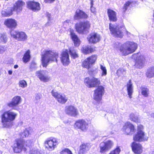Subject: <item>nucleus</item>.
Returning a JSON list of instances; mask_svg holds the SVG:
<instances>
[{
  "label": "nucleus",
  "instance_id": "1",
  "mask_svg": "<svg viewBox=\"0 0 154 154\" xmlns=\"http://www.w3.org/2000/svg\"><path fill=\"white\" fill-rule=\"evenodd\" d=\"M17 116V114L9 110L3 113L1 115L2 124L4 127L9 128L13 125V122Z\"/></svg>",
  "mask_w": 154,
  "mask_h": 154
},
{
  "label": "nucleus",
  "instance_id": "2",
  "mask_svg": "<svg viewBox=\"0 0 154 154\" xmlns=\"http://www.w3.org/2000/svg\"><path fill=\"white\" fill-rule=\"evenodd\" d=\"M58 57V54L51 50H46L41 55V61L42 66L46 67L49 63L56 61Z\"/></svg>",
  "mask_w": 154,
  "mask_h": 154
},
{
  "label": "nucleus",
  "instance_id": "3",
  "mask_svg": "<svg viewBox=\"0 0 154 154\" xmlns=\"http://www.w3.org/2000/svg\"><path fill=\"white\" fill-rule=\"evenodd\" d=\"M137 47V43L128 41L122 45L119 48V50L122 54L125 56L134 52Z\"/></svg>",
  "mask_w": 154,
  "mask_h": 154
},
{
  "label": "nucleus",
  "instance_id": "4",
  "mask_svg": "<svg viewBox=\"0 0 154 154\" xmlns=\"http://www.w3.org/2000/svg\"><path fill=\"white\" fill-rule=\"evenodd\" d=\"M109 29L112 34L116 37L122 38L123 36V30L125 29V27L123 25H119L116 26L109 24Z\"/></svg>",
  "mask_w": 154,
  "mask_h": 154
},
{
  "label": "nucleus",
  "instance_id": "5",
  "mask_svg": "<svg viewBox=\"0 0 154 154\" xmlns=\"http://www.w3.org/2000/svg\"><path fill=\"white\" fill-rule=\"evenodd\" d=\"M90 22L87 21L77 23L75 25L76 31L81 34L86 33L90 29Z\"/></svg>",
  "mask_w": 154,
  "mask_h": 154
},
{
  "label": "nucleus",
  "instance_id": "6",
  "mask_svg": "<svg viewBox=\"0 0 154 154\" xmlns=\"http://www.w3.org/2000/svg\"><path fill=\"white\" fill-rule=\"evenodd\" d=\"M132 58L135 60V66L138 68H142L144 65L145 59L144 56L140 53L134 54L132 56Z\"/></svg>",
  "mask_w": 154,
  "mask_h": 154
},
{
  "label": "nucleus",
  "instance_id": "7",
  "mask_svg": "<svg viewBox=\"0 0 154 154\" xmlns=\"http://www.w3.org/2000/svg\"><path fill=\"white\" fill-rule=\"evenodd\" d=\"M51 93L52 96L60 103L64 104L68 100V98L66 96L63 94L58 92L55 90H52L51 92Z\"/></svg>",
  "mask_w": 154,
  "mask_h": 154
},
{
  "label": "nucleus",
  "instance_id": "8",
  "mask_svg": "<svg viewBox=\"0 0 154 154\" xmlns=\"http://www.w3.org/2000/svg\"><path fill=\"white\" fill-rule=\"evenodd\" d=\"M85 85L88 88L95 87L100 84V80L98 78L93 77L92 78L87 77L84 80Z\"/></svg>",
  "mask_w": 154,
  "mask_h": 154
},
{
  "label": "nucleus",
  "instance_id": "9",
  "mask_svg": "<svg viewBox=\"0 0 154 154\" xmlns=\"http://www.w3.org/2000/svg\"><path fill=\"white\" fill-rule=\"evenodd\" d=\"M97 56L93 55L85 59L83 62L82 66L83 67L88 69H89L91 66L94 64L97 60Z\"/></svg>",
  "mask_w": 154,
  "mask_h": 154
},
{
  "label": "nucleus",
  "instance_id": "10",
  "mask_svg": "<svg viewBox=\"0 0 154 154\" xmlns=\"http://www.w3.org/2000/svg\"><path fill=\"white\" fill-rule=\"evenodd\" d=\"M122 130L125 134L131 135L134 132L135 128L130 122H126L125 123Z\"/></svg>",
  "mask_w": 154,
  "mask_h": 154
},
{
  "label": "nucleus",
  "instance_id": "11",
  "mask_svg": "<svg viewBox=\"0 0 154 154\" xmlns=\"http://www.w3.org/2000/svg\"><path fill=\"white\" fill-rule=\"evenodd\" d=\"M74 127L76 128L80 129L82 131L85 132L88 128V123L84 119L79 120L75 122Z\"/></svg>",
  "mask_w": 154,
  "mask_h": 154
},
{
  "label": "nucleus",
  "instance_id": "12",
  "mask_svg": "<svg viewBox=\"0 0 154 154\" xmlns=\"http://www.w3.org/2000/svg\"><path fill=\"white\" fill-rule=\"evenodd\" d=\"M104 92V87L101 85L99 86L94 91V98L97 102H100Z\"/></svg>",
  "mask_w": 154,
  "mask_h": 154
},
{
  "label": "nucleus",
  "instance_id": "13",
  "mask_svg": "<svg viewBox=\"0 0 154 154\" xmlns=\"http://www.w3.org/2000/svg\"><path fill=\"white\" fill-rule=\"evenodd\" d=\"M59 142L57 139L53 138L45 141V144L46 147L49 151H52L57 147Z\"/></svg>",
  "mask_w": 154,
  "mask_h": 154
},
{
  "label": "nucleus",
  "instance_id": "14",
  "mask_svg": "<svg viewBox=\"0 0 154 154\" xmlns=\"http://www.w3.org/2000/svg\"><path fill=\"white\" fill-rule=\"evenodd\" d=\"M113 142L108 140L105 142H101L100 145V152L101 153H104L109 150L113 146Z\"/></svg>",
  "mask_w": 154,
  "mask_h": 154
},
{
  "label": "nucleus",
  "instance_id": "15",
  "mask_svg": "<svg viewBox=\"0 0 154 154\" xmlns=\"http://www.w3.org/2000/svg\"><path fill=\"white\" fill-rule=\"evenodd\" d=\"M36 75L41 81L43 82H48L50 79V77L48 75V72L45 70L37 71Z\"/></svg>",
  "mask_w": 154,
  "mask_h": 154
},
{
  "label": "nucleus",
  "instance_id": "16",
  "mask_svg": "<svg viewBox=\"0 0 154 154\" xmlns=\"http://www.w3.org/2000/svg\"><path fill=\"white\" fill-rule=\"evenodd\" d=\"M19 8V1H18L14 5L13 8H8L6 10L2 11V15L4 17H9L13 14V11L14 10L18 11Z\"/></svg>",
  "mask_w": 154,
  "mask_h": 154
},
{
  "label": "nucleus",
  "instance_id": "17",
  "mask_svg": "<svg viewBox=\"0 0 154 154\" xmlns=\"http://www.w3.org/2000/svg\"><path fill=\"white\" fill-rule=\"evenodd\" d=\"M148 138L145 132H137L134 135L133 140L138 142H141L147 141Z\"/></svg>",
  "mask_w": 154,
  "mask_h": 154
},
{
  "label": "nucleus",
  "instance_id": "18",
  "mask_svg": "<svg viewBox=\"0 0 154 154\" xmlns=\"http://www.w3.org/2000/svg\"><path fill=\"white\" fill-rule=\"evenodd\" d=\"M27 8L35 12H37L41 9L40 5L38 2L29 1L27 2Z\"/></svg>",
  "mask_w": 154,
  "mask_h": 154
},
{
  "label": "nucleus",
  "instance_id": "19",
  "mask_svg": "<svg viewBox=\"0 0 154 154\" xmlns=\"http://www.w3.org/2000/svg\"><path fill=\"white\" fill-rule=\"evenodd\" d=\"M131 148L133 152L135 154H141L143 151V148L142 145L135 142L132 143Z\"/></svg>",
  "mask_w": 154,
  "mask_h": 154
},
{
  "label": "nucleus",
  "instance_id": "20",
  "mask_svg": "<svg viewBox=\"0 0 154 154\" xmlns=\"http://www.w3.org/2000/svg\"><path fill=\"white\" fill-rule=\"evenodd\" d=\"M65 111L67 114L73 117L79 115L77 109L72 105L66 106Z\"/></svg>",
  "mask_w": 154,
  "mask_h": 154
},
{
  "label": "nucleus",
  "instance_id": "21",
  "mask_svg": "<svg viewBox=\"0 0 154 154\" xmlns=\"http://www.w3.org/2000/svg\"><path fill=\"white\" fill-rule=\"evenodd\" d=\"M60 58L61 62L64 65H68L70 63V60L69 58L68 51L66 50L63 51L61 55Z\"/></svg>",
  "mask_w": 154,
  "mask_h": 154
},
{
  "label": "nucleus",
  "instance_id": "22",
  "mask_svg": "<svg viewBox=\"0 0 154 154\" xmlns=\"http://www.w3.org/2000/svg\"><path fill=\"white\" fill-rule=\"evenodd\" d=\"M87 39L90 43H95L98 42L100 39L99 34L95 32L90 34L87 37Z\"/></svg>",
  "mask_w": 154,
  "mask_h": 154
},
{
  "label": "nucleus",
  "instance_id": "23",
  "mask_svg": "<svg viewBox=\"0 0 154 154\" xmlns=\"http://www.w3.org/2000/svg\"><path fill=\"white\" fill-rule=\"evenodd\" d=\"M34 143V140L33 139L28 140L26 141L23 140L20 141V150H23L24 151H26V148L25 147H29Z\"/></svg>",
  "mask_w": 154,
  "mask_h": 154
},
{
  "label": "nucleus",
  "instance_id": "24",
  "mask_svg": "<svg viewBox=\"0 0 154 154\" xmlns=\"http://www.w3.org/2000/svg\"><path fill=\"white\" fill-rule=\"evenodd\" d=\"M5 25L10 29L15 28L17 26V21L12 18H8L5 20L4 22Z\"/></svg>",
  "mask_w": 154,
  "mask_h": 154
},
{
  "label": "nucleus",
  "instance_id": "25",
  "mask_svg": "<svg viewBox=\"0 0 154 154\" xmlns=\"http://www.w3.org/2000/svg\"><path fill=\"white\" fill-rule=\"evenodd\" d=\"M69 32L71 38L74 42V45L75 46H79L80 43L79 39L74 33L73 29H70Z\"/></svg>",
  "mask_w": 154,
  "mask_h": 154
},
{
  "label": "nucleus",
  "instance_id": "26",
  "mask_svg": "<svg viewBox=\"0 0 154 154\" xmlns=\"http://www.w3.org/2000/svg\"><path fill=\"white\" fill-rule=\"evenodd\" d=\"M88 17V15L79 9H78L76 10L74 16V18L75 19H85L87 18Z\"/></svg>",
  "mask_w": 154,
  "mask_h": 154
},
{
  "label": "nucleus",
  "instance_id": "27",
  "mask_svg": "<svg viewBox=\"0 0 154 154\" xmlns=\"http://www.w3.org/2000/svg\"><path fill=\"white\" fill-rule=\"evenodd\" d=\"M19 102V97L17 96L14 97L12 99L11 101L8 103V105L10 107L14 109H16V107Z\"/></svg>",
  "mask_w": 154,
  "mask_h": 154
},
{
  "label": "nucleus",
  "instance_id": "28",
  "mask_svg": "<svg viewBox=\"0 0 154 154\" xmlns=\"http://www.w3.org/2000/svg\"><path fill=\"white\" fill-rule=\"evenodd\" d=\"M107 14L109 20L111 21H116L117 19L116 12L111 9H108L107 11Z\"/></svg>",
  "mask_w": 154,
  "mask_h": 154
},
{
  "label": "nucleus",
  "instance_id": "29",
  "mask_svg": "<svg viewBox=\"0 0 154 154\" xmlns=\"http://www.w3.org/2000/svg\"><path fill=\"white\" fill-rule=\"evenodd\" d=\"M127 89L128 95L130 98H132V95L133 92V87L131 80H129L127 84Z\"/></svg>",
  "mask_w": 154,
  "mask_h": 154
},
{
  "label": "nucleus",
  "instance_id": "30",
  "mask_svg": "<svg viewBox=\"0 0 154 154\" xmlns=\"http://www.w3.org/2000/svg\"><path fill=\"white\" fill-rule=\"evenodd\" d=\"M82 52L85 54H89L94 52L95 51V48L91 46H86L81 49Z\"/></svg>",
  "mask_w": 154,
  "mask_h": 154
},
{
  "label": "nucleus",
  "instance_id": "31",
  "mask_svg": "<svg viewBox=\"0 0 154 154\" xmlns=\"http://www.w3.org/2000/svg\"><path fill=\"white\" fill-rule=\"evenodd\" d=\"M130 120L136 123H137L140 122V119L137 115L133 113H131L129 115Z\"/></svg>",
  "mask_w": 154,
  "mask_h": 154
},
{
  "label": "nucleus",
  "instance_id": "32",
  "mask_svg": "<svg viewBox=\"0 0 154 154\" xmlns=\"http://www.w3.org/2000/svg\"><path fill=\"white\" fill-rule=\"evenodd\" d=\"M69 52L72 58H75L78 57V55L75 49L74 48H71L69 49Z\"/></svg>",
  "mask_w": 154,
  "mask_h": 154
},
{
  "label": "nucleus",
  "instance_id": "33",
  "mask_svg": "<svg viewBox=\"0 0 154 154\" xmlns=\"http://www.w3.org/2000/svg\"><path fill=\"white\" fill-rule=\"evenodd\" d=\"M19 140L17 139L15 141L14 145L13 147L14 152L17 153H18L19 152Z\"/></svg>",
  "mask_w": 154,
  "mask_h": 154
},
{
  "label": "nucleus",
  "instance_id": "34",
  "mask_svg": "<svg viewBox=\"0 0 154 154\" xmlns=\"http://www.w3.org/2000/svg\"><path fill=\"white\" fill-rule=\"evenodd\" d=\"M30 58V51L28 50L24 55L23 57V62L26 63L29 61Z\"/></svg>",
  "mask_w": 154,
  "mask_h": 154
},
{
  "label": "nucleus",
  "instance_id": "35",
  "mask_svg": "<svg viewBox=\"0 0 154 154\" xmlns=\"http://www.w3.org/2000/svg\"><path fill=\"white\" fill-rule=\"evenodd\" d=\"M80 148L78 154H84L88 149V147L84 144L80 146Z\"/></svg>",
  "mask_w": 154,
  "mask_h": 154
},
{
  "label": "nucleus",
  "instance_id": "36",
  "mask_svg": "<svg viewBox=\"0 0 154 154\" xmlns=\"http://www.w3.org/2000/svg\"><path fill=\"white\" fill-rule=\"evenodd\" d=\"M32 131V130L30 128H26L22 133L21 136L23 137H28L29 135L31 134Z\"/></svg>",
  "mask_w": 154,
  "mask_h": 154
},
{
  "label": "nucleus",
  "instance_id": "37",
  "mask_svg": "<svg viewBox=\"0 0 154 154\" xmlns=\"http://www.w3.org/2000/svg\"><path fill=\"white\" fill-rule=\"evenodd\" d=\"M147 76L149 78L152 77L154 76V67L148 69L146 72Z\"/></svg>",
  "mask_w": 154,
  "mask_h": 154
},
{
  "label": "nucleus",
  "instance_id": "38",
  "mask_svg": "<svg viewBox=\"0 0 154 154\" xmlns=\"http://www.w3.org/2000/svg\"><path fill=\"white\" fill-rule=\"evenodd\" d=\"M141 92L142 95L144 97H148L149 94V89L145 87L141 88Z\"/></svg>",
  "mask_w": 154,
  "mask_h": 154
},
{
  "label": "nucleus",
  "instance_id": "39",
  "mask_svg": "<svg viewBox=\"0 0 154 154\" xmlns=\"http://www.w3.org/2000/svg\"><path fill=\"white\" fill-rule=\"evenodd\" d=\"M7 38L4 33H0V42L5 43L7 41Z\"/></svg>",
  "mask_w": 154,
  "mask_h": 154
},
{
  "label": "nucleus",
  "instance_id": "40",
  "mask_svg": "<svg viewBox=\"0 0 154 154\" xmlns=\"http://www.w3.org/2000/svg\"><path fill=\"white\" fill-rule=\"evenodd\" d=\"M11 35L12 36L16 39L19 40V32L18 31L17 32L14 30L11 31Z\"/></svg>",
  "mask_w": 154,
  "mask_h": 154
},
{
  "label": "nucleus",
  "instance_id": "41",
  "mask_svg": "<svg viewBox=\"0 0 154 154\" xmlns=\"http://www.w3.org/2000/svg\"><path fill=\"white\" fill-rule=\"evenodd\" d=\"M100 68L101 70V76L102 77L105 76L107 75V70L106 67L103 65L100 64Z\"/></svg>",
  "mask_w": 154,
  "mask_h": 154
},
{
  "label": "nucleus",
  "instance_id": "42",
  "mask_svg": "<svg viewBox=\"0 0 154 154\" xmlns=\"http://www.w3.org/2000/svg\"><path fill=\"white\" fill-rule=\"evenodd\" d=\"M27 38V36L23 32H20V41H24Z\"/></svg>",
  "mask_w": 154,
  "mask_h": 154
},
{
  "label": "nucleus",
  "instance_id": "43",
  "mask_svg": "<svg viewBox=\"0 0 154 154\" xmlns=\"http://www.w3.org/2000/svg\"><path fill=\"white\" fill-rule=\"evenodd\" d=\"M29 154H40L39 150L34 148L30 150Z\"/></svg>",
  "mask_w": 154,
  "mask_h": 154
},
{
  "label": "nucleus",
  "instance_id": "44",
  "mask_svg": "<svg viewBox=\"0 0 154 154\" xmlns=\"http://www.w3.org/2000/svg\"><path fill=\"white\" fill-rule=\"evenodd\" d=\"M137 132H145L143 126L141 124L138 125L137 127Z\"/></svg>",
  "mask_w": 154,
  "mask_h": 154
},
{
  "label": "nucleus",
  "instance_id": "45",
  "mask_svg": "<svg viewBox=\"0 0 154 154\" xmlns=\"http://www.w3.org/2000/svg\"><path fill=\"white\" fill-rule=\"evenodd\" d=\"M60 154H72V153L69 149H65L60 152Z\"/></svg>",
  "mask_w": 154,
  "mask_h": 154
},
{
  "label": "nucleus",
  "instance_id": "46",
  "mask_svg": "<svg viewBox=\"0 0 154 154\" xmlns=\"http://www.w3.org/2000/svg\"><path fill=\"white\" fill-rule=\"evenodd\" d=\"M125 70L123 69H119L117 70L116 74L119 76H120L125 73Z\"/></svg>",
  "mask_w": 154,
  "mask_h": 154
},
{
  "label": "nucleus",
  "instance_id": "47",
  "mask_svg": "<svg viewBox=\"0 0 154 154\" xmlns=\"http://www.w3.org/2000/svg\"><path fill=\"white\" fill-rule=\"evenodd\" d=\"M45 15L46 16L48 17V22L46 24L47 25H46V26H48L50 25L51 24V18L50 17L51 16V14L50 13H49L48 12H46V13H45Z\"/></svg>",
  "mask_w": 154,
  "mask_h": 154
},
{
  "label": "nucleus",
  "instance_id": "48",
  "mask_svg": "<svg viewBox=\"0 0 154 154\" xmlns=\"http://www.w3.org/2000/svg\"><path fill=\"white\" fill-rule=\"evenodd\" d=\"M71 24V22L70 20H67L65 21H64L63 23V27L66 28L69 26Z\"/></svg>",
  "mask_w": 154,
  "mask_h": 154
},
{
  "label": "nucleus",
  "instance_id": "49",
  "mask_svg": "<svg viewBox=\"0 0 154 154\" xmlns=\"http://www.w3.org/2000/svg\"><path fill=\"white\" fill-rule=\"evenodd\" d=\"M27 86L26 82L25 80H22L20 81V87L22 88H24L26 87Z\"/></svg>",
  "mask_w": 154,
  "mask_h": 154
},
{
  "label": "nucleus",
  "instance_id": "50",
  "mask_svg": "<svg viewBox=\"0 0 154 154\" xmlns=\"http://www.w3.org/2000/svg\"><path fill=\"white\" fill-rule=\"evenodd\" d=\"M131 2L128 1L124 5L123 8V11H125L127 10L128 7L131 4Z\"/></svg>",
  "mask_w": 154,
  "mask_h": 154
},
{
  "label": "nucleus",
  "instance_id": "51",
  "mask_svg": "<svg viewBox=\"0 0 154 154\" xmlns=\"http://www.w3.org/2000/svg\"><path fill=\"white\" fill-rule=\"evenodd\" d=\"M41 96L42 95L40 94H36L35 97V101L37 102V101L39 100L41 98Z\"/></svg>",
  "mask_w": 154,
  "mask_h": 154
},
{
  "label": "nucleus",
  "instance_id": "52",
  "mask_svg": "<svg viewBox=\"0 0 154 154\" xmlns=\"http://www.w3.org/2000/svg\"><path fill=\"white\" fill-rule=\"evenodd\" d=\"M36 64L34 62H32L30 66V68L31 69H35L36 67Z\"/></svg>",
  "mask_w": 154,
  "mask_h": 154
},
{
  "label": "nucleus",
  "instance_id": "53",
  "mask_svg": "<svg viewBox=\"0 0 154 154\" xmlns=\"http://www.w3.org/2000/svg\"><path fill=\"white\" fill-rule=\"evenodd\" d=\"M6 50L5 46L0 45V53H3Z\"/></svg>",
  "mask_w": 154,
  "mask_h": 154
},
{
  "label": "nucleus",
  "instance_id": "54",
  "mask_svg": "<svg viewBox=\"0 0 154 154\" xmlns=\"http://www.w3.org/2000/svg\"><path fill=\"white\" fill-rule=\"evenodd\" d=\"M90 10L91 12L95 13L96 12V9L93 6H90Z\"/></svg>",
  "mask_w": 154,
  "mask_h": 154
},
{
  "label": "nucleus",
  "instance_id": "55",
  "mask_svg": "<svg viewBox=\"0 0 154 154\" xmlns=\"http://www.w3.org/2000/svg\"><path fill=\"white\" fill-rule=\"evenodd\" d=\"M46 3H51L55 1V0H44Z\"/></svg>",
  "mask_w": 154,
  "mask_h": 154
},
{
  "label": "nucleus",
  "instance_id": "56",
  "mask_svg": "<svg viewBox=\"0 0 154 154\" xmlns=\"http://www.w3.org/2000/svg\"><path fill=\"white\" fill-rule=\"evenodd\" d=\"M25 5V3L22 1H20V7L21 6H23Z\"/></svg>",
  "mask_w": 154,
  "mask_h": 154
},
{
  "label": "nucleus",
  "instance_id": "57",
  "mask_svg": "<svg viewBox=\"0 0 154 154\" xmlns=\"http://www.w3.org/2000/svg\"><path fill=\"white\" fill-rule=\"evenodd\" d=\"M90 5H91V6H93V5H94V1L93 0H90Z\"/></svg>",
  "mask_w": 154,
  "mask_h": 154
},
{
  "label": "nucleus",
  "instance_id": "58",
  "mask_svg": "<svg viewBox=\"0 0 154 154\" xmlns=\"http://www.w3.org/2000/svg\"><path fill=\"white\" fill-rule=\"evenodd\" d=\"M8 73L9 75H11L12 73V71L11 70H9L8 71Z\"/></svg>",
  "mask_w": 154,
  "mask_h": 154
},
{
  "label": "nucleus",
  "instance_id": "59",
  "mask_svg": "<svg viewBox=\"0 0 154 154\" xmlns=\"http://www.w3.org/2000/svg\"><path fill=\"white\" fill-rule=\"evenodd\" d=\"M18 67V66L17 65H15L14 66V68L15 69H17Z\"/></svg>",
  "mask_w": 154,
  "mask_h": 154
},
{
  "label": "nucleus",
  "instance_id": "60",
  "mask_svg": "<svg viewBox=\"0 0 154 154\" xmlns=\"http://www.w3.org/2000/svg\"><path fill=\"white\" fill-rule=\"evenodd\" d=\"M10 60L11 61L10 63V64H12L13 62V60L12 59H10Z\"/></svg>",
  "mask_w": 154,
  "mask_h": 154
},
{
  "label": "nucleus",
  "instance_id": "61",
  "mask_svg": "<svg viewBox=\"0 0 154 154\" xmlns=\"http://www.w3.org/2000/svg\"><path fill=\"white\" fill-rule=\"evenodd\" d=\"M97 69H92L91 70V71L93 73L95 70H96Z\"/></svg>",
  "mask_w": 154,
  "mask_h": 154
},
{
  "label": "nucleus",
  "instance_id": "62",
  "mask_svg": "<svg viewBox=\"0 0 154 154\" xmlns=\"http://www.w3.org/2000/svg\"><path fill=\"white\" fill-rule=\"evenodd\" d=\"M126 33L127 35H128L129 34V32H128V31H127V30H125V32Z\"/></svg>",
  "mask_w": 154,
  "mask_h": 154
},
{
  "label": "nucleus",
  "instance_id": "63",
  "mask_svg": "<svg viewBox=\"0 0 154 154\" xmlns=\"http://www.w3.org/2000/svg\"><path fill=\"white\" fill-rule=\"evenodd\" d=\"M93 132H94V134H97V131H92V133H93Z\"/></svg>",
  "mask_w": 154,
  "mask_h": 154
},
{
  "label": "nucleus",
  "instance_id": "64",
  "mask_svg": "<svg viewBox=\"0 0 154 154\" xmlns=\"http://www.w3.org/2000/svg\"><path fill=\"white\" fill-rule=\"evenodd\" d=\"M152 154H154V151L152 152Z\"/></svg>",
  "mask_w": 154,
  "mask_h": 154
}]
</instances>
